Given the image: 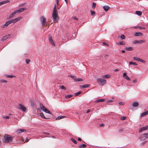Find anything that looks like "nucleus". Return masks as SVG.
<instances>
[{
  "label": "nucleus",
  "instance_id": "f257e3e1",
  "mask_svg": "<svg viewBox=\"0 0 148 148\" xmlns=\"http://www.w3.org/2000/svg\"><path fill=\"white\" fill-rule=\"evenodd\" d=\"M57 14L58 13L56 10V5H55L53 9V12L52 14L53 22L55 23L58 22L59 20V18Z\"/></svg>",
  "mask_w": 148,
  "mask_h": 148
},
{
  "label": "nucleus",
  "instance_id": "f03ea898",
  "mask_svg": "<svg viewBox=\"0 0 148 148\" xmlns=\"http://www.w3.org/2000/svg\"><path fill=\"white\" fill-rule=\"evenodd\" d=\"M13 138L9 134H5L4 138L3 140L4 142L5 143L10 142L12 141Z\"/></svg>",
  "mask_w": 148,
  "mask_h": 148
},
{
  "label": "nucleus",
  "instance_id": "7ed1b4c3",
  "mask_svg": "<svg viewBox=\"0 0 148 148\" xmlns=\"http://www.w3.org/2000/svg\"><path fill=\"white\" fill-rule=\"evenodd\" d=\"M97 82L99 83H100L101 85H104L106 82V80L101 78H99L97 79Z\"/></svg>",
  "mask_w": 148,
  "mask_h": 148
},
{
  "label": "nucleus",
  "instance_id": "20e7f679",
  "mask_svg": "<svg viewBox=\"0 0 148 148\" xmlns=\"http://www.w3.org/2000/svg\"><path fill=\"white\" fill-rule=\"evenodd\" d=\"M40 107L41 109H42L43 111L45 112L46 113H47L50 114H51V112L48 110L43 105L40 104Z\"/></svg>",
  "mask_w": 148,
  "mask_h": 148
},
{
  "label": "nucleus",
  "instance_id": "39448f33",
  "mask_svg": "<svg viewBox=\"0 0 148 148\" xmlns=\"http://www.w3.org/2000/svg\"><path fill=\"white\" fill-rule=\"evenodd\" d=\"M12 22L11 20H9L6 21L5 24L2 25L1 26V27L2 29L6 28Z\"/></svg>",
  "mask_w": 148,
  "mask_h": 148
},
{
  "label": "nucleus",
  "instance_id": "423d86ee",
  "mask_svg": "<svg viewBox=\"0 0 148 148\" xmlns=\"http://www.w3.org/2000/svg\"><path fill=\"white\" fill-rule=\"evenodd\" d=\"M147 138H148V133L144 134L142 135L139 139L141 140H144Z\"/></svg>",
  "mask_w": 148,
  "mask_h": 148
},
{
  "label": "nucleus",
  "instance_id": "0eeeda50",
  "mask_svg": "<svg viewBox=\"0 0 148 148\" xmlns=\"http://www.w3.org/2000/svg\"><path fill=\"white\" fill-rule=\"evenodd\" d=\"M22 19V17L20 16L15 19H11V21L12 23H13L14 24Z\"/></svg>",
  "mask_w": 148,
  "mask_h": 148
},
{
  "label": "nucleus",
  "instance_id": "6e6552de",
  "mask_svg": "<svg viewBox=\"0 0 148 148\" xmlns=\"http://www.w3.org/2000/svg\"><path fill=\"white\" fill-rule=\"evenodd\" d=\"M40 20L42 25L44 26L46 23V19L43 16H41L40 17Z\"/></svg>",
  "mask_w": 148,
  "mask_h": 148
},
{
  "label": "nucleus",
  "instance_id": "1a4fd4ad",
  "mask_svg": "<svg viewBox=\"0 0 148 148\" xmlns=\"http://www.w3.org/2000/svg\"><path fill=\"white\" fill-rule=\"evenodd\" d=\"M19 107L18 108V109L22 110L23 111L25 112L27 110V108L25 107L24 105L21 104H19Z\"/></svg>",
  "mask_w": 148,
  "mask_h": 148
},
{
  "label": "nucleus",
  "instance_id": "9d476101",
  "mask_svg": "<svg viewBox=\"0 0 148 148\" xmlns=\"http://www.w3.org/2000/svg\"><path fill=\"white\" fill-rule=\"evenodd\" d=\"M133 59L134 60H135L136 61H139V62H143V63H145L146 62V61H145L144 60H143L140 59V58H138V57H134L133 58Z\"/></svg>",
  "mask_w": 148,
  "mask_h": 148
},
{
  "label": "nucleus",
  "instance_id": "9b49d317",
  "mask_svg": "<svg viewBox=\"0 0 148 148\" xmlns=\"http://www.w3.org/2000/svg\"><path fill=\"white\" fill-rule=\"evenodd\" d=\"M10 34H9L4 36L2 38L1 40L3 41L5 40L8 38H10Z\"/></svg>",
  "mask_w": 148,
  "mask_h": 148
},
{
  "label": "nucleus",
  "instance_id": "f8f14e48",
  "mask_svg": "<svg viewBox=\"0 0 148 148\" xmlns=\"http://www.w3.org/2000/svg\"><path fill=\"white\" fill-rule=\"evenodd\" d=\"M49 42L51 45L54 46H55V43H54V41L52 39V37L50 36L49 37Z\"/></svg>",
  "mask_w": 148,
  "mask_h": 148
},
{
  "label": "nucleus",
  "instance_id": "ddd939ff",
  "mask_svg": "<svg viewBox=\"0 0 148 148\" xmlns=\"http://www.w3.org/2000/svg\"><path fill=\"white\" fill-rule=\"evenodd\" d=\"M148 129V126L147 125L145 127L141 128L139 130V132H141L146 130Z\"/></svg>",
  "mask_w": 148,
  "mask_h": 148
},
{
  "label": "nucleus",
  "instance_id": "4468645a",
  "mask_svg": "<svg viewBox=\"0 0 148 148\" xmlns=\"http://www.w3.org/2000/svg\"><path fill=\"white\" fill-rule=\"evenodd\" d=\"M26 8H21L19 10H16V11L18 13H20L21 12L23 11L24 10H26Z\"/></svg>",
  "mask_w": 148,
  "mask_h": 148
},
{
  "label": "nucleus",
  "instance_id": "2eb2a0df",
  "mask_svg": "<svg viewBox=\"0 0 148 148\" xmlns=\"http://www.w3.org/2000/svg\"><path fill=\"white\" fill-rule=\"evenodd\" d=\"M10 2V1L9 0L4 1H2L0 3V6L1 5L4 4L9 3Z\"/></svg>",
  "mask_w": 148,
  "mask_h": 148
},
{
  "label": "nucleus",
  "instance_id": "dca6fc26",
  "mask_svg": "<svg viewBox=\"0 0 148 148\" xmlns=\"http://www.w3.org/2000/svg\"><path fill=\"white\" fill-rule=\"evenodd\" d=\"M134 35L135 36H143V34L140 32H136L134 33Z\"/></svg>",
  "mask_w": 148,
  "mask_h": 148
},
{
  "label": "nucleus",
  "instance_id": "f3484780",
  "mask_svg": "<svg viewBox=\"0 0 148 148\" xmlns=\"http://www.w3.org/2000/svg\"><path fill=\"white\" fill-rule=\"evenodd\" d=\"M17 13L16 10L14 11L9 16V18H12L14 15L16 13Z\"/></svg>",
  "mask_w": 148,
  "mask_h": 148
},
{
  "label": "nucleus",
  "instance_id": "a211bd4d",
  "mask_svg": "<svg viewBox=\"0 0 148 148\" xmlns=\"http://www.w3.org/2000/svg\"><path fill=\"white\" fill-rule=\"evenodd\" d=\"M26 131V130L23 129H20L18 130L17 132L18 133H21L22 132H25Z\"/></svg>",
  "mask_w": 148,
  "mask_h": 148
},
{
  "label": "nucleus",
  "instance_id": "6ab92c4d",
  "mask_svg": "<svg viewBox=\"0 0 148 148\" xmlns=\"http://www.w3.org/2000/svg\"><path fill=\"white\" fill-rule=\"evenodd\" d=\"M148 114V110L142 113L140 115L141 117H143Z\"/></svg>",
  "mask_w": 148,
  "mask_h": 148
},
{
  "label": "nucleus",
  "instance_id": "aec40b11",
  "mask_svg": "<svg viewBox=\"0 0 148 148\" xmlns=\"http://www.w3.org/2000/svg\"><path fill=\"white\" fill-rule=\"evenodd\" d=\"M103 8V10L106 11H108L110 8V7L108 6H104Z\"/></svg>",
  "mask_w": 148,
  "mask_h": 148
},
{
  "label": "nucleus",
  "instance_id": "412c9836",
  "mask_svg": "<svg viewBox=\"0 0 148 148\" xmlns=\"http://www.w3.org/2000/svg\"><path fill=\"white\" fill-rule=\"evenodd\" d=\"M125 49L127 51H132L134 49L132 47H126L125 48Z\"/></svg>",
  "mask_w": 148,
  "mask_h": 148
},
{
  "label": "nucleus",
  "instance_id": "4be33fe9",
  "mask_svg": "<svg viewBox=\"0 0 148 148\" xmlns=\"http://www.w3.org/2000/svg\"><path fill=\"white\" fill-rule=\"evenodd\" d=\"M75 81L76 82L82 81L83 80L81 78H78L76 77H75Z\"/></svg>",
  "mask_w": 148,
  "mask_h": 148
},
{
  "label": "nucleus",
  "instance_id": "5701e85b",
  "mask_svg": "<svg viewBox=\"0 0 148 148\" xmlns=\"http://www.w3.org/2000/svg\"><path fill=\"white\" fill-rule=\"evenodd\" d=\"M105 101V99H98L96 100L95 101V102L97 103H98L99 102H104Z\"/></svg>",
  "mask_w": 148,
  "mask_h": 148
},
{
  "label": "nucleus",
  "instance_id": "b1692460",
  "mask_svg": "<svg viewBox=\"0 0 148 148\" xmlns=\"http://www.w3.org/2000/svg\"><path fill=\"white\" fill-rule=\"evenodd\" d=\"M65 117H66V116H65L61 115L60 116H59L58 117L56 118V119L57 120H59V119H62V118H64Z\"/></svg>",
  "mask_w": 148,
  "mask_h": 148
},
{
  "label": "nucleus",
  "instance_id": "393cba45",
  "mask_svg": "<svg viewBox=\"0 0 148 148\" xmlns=\"http://www.w3.org/2000/svg\"><path fill=\"white\" fill-rule=\"evenodd\" d=\"M86 145L85 144H83L81 145H79V148H84L86 147Z\"/></svg>",
  "mask_w": 148,
  "mask_h": 148
},
{
  "label": "nucleus",
  "instance_id": "a878e982",
  "mask_svg": "<svg viewBox=\"0 0 148 148\" xmlns=\"http://www.w3.org/2000/svg\"><path fill=\"white\" fill-rule=\"evenodd\" d=\"M136 14L138 16H140L142 14V12H141L139 11H136Z\"/></svg>",
  "mask_w": 148,
  "mask_h": 148
},
{
  "label": "nucleus",
  "instance_id": "bb28decb",
  "mask_svg": "<svg viewBox=\"0 0 148 148\" xmlns=\"http://www.w3.org/2000/svg\"><path fill=\"white\" fill-rule=\"evenodd\" d=\"M118 44L120 45H125V42L123 41H122L118 42Z\"/></svg>",
  "mask_w": 148,
  "mask_h": 148
},
{
  "label": "nucleus",
  "instance_id": "cd10ccee",
  "mask_svg": "<svg viewBox=\"0 0 148 148\" xmlns=\"http://www.w3.org/2000/svg\"><path fill=\"white\" fill-rule=\"evenodd\" d=\"M138 103L137 102H134L133 103V107H137L138 106Z\"/></svg>",
  "mask_w": 148,
  "mask_h": 148
},
{
  "label": "nucleus",
  "instance_id": "c85d7f7f",
  "mask_svg": "<svg viewBox=\"0 0 148 148\" xmlns=\"http://www.w3.org/2000/svg\"><path fill=\"white\" fill-rule=\"evenodd\" d=\"M110 77V75H107L104 76H102L103 78H109Z\"/></svg>",
  "mask_w": 148,
  "mask_h": 148
},
{
  "label": "nucleus",
  "instance_id": "c756f323",
  "mask_svg": "<svg viewBox=\"0 0 148 148\" xmlns=\"http://www.w3.org/2000/svg\"><path fill=\"white\" fill-rule=\"evenodd\" d=\"M40 116L42 118L45 119H47V118H46L44 116V114L42 112H41L40 113Z\"/></svg>",
  "mask_w": 148,
  "mask_h": 148
},
{
  "label": "nucleus",
  "instance_id": "7c9ffc66",
  "mask_svg": "<svg viewBox=\"0 0 148 148\" xmlns=\"http://www.w3.org/2000/svg\"><path fill=\"white\" fill-rule=\"evenodd\" d=\"M129 64L130 65H133L136 66H137L138 65L136 63L132 62H130Z\"/></svg>",
  "mask_w": 148,
  "mask_h": 148
},
{
  "label": "nucleus",
  "instance_id": "2f4dec72",
  "mask_svg": "<svg viewBox=\"0 0 148 148\" xmlns=\"http://www.w3.org/2000/svg\"><path fill=\"white\" fill-rule=\"evenodd\" d=\"M90 85L89 84H85L82 86V88H87Z\"/></svg>",
  "mask_w": 148,
  "mask_h": 148
},
{
  "label": "nucleus",
  "instance_id": "473e14b6",
  "mask_svg": "<svg viewBox=\"0 0 148 148\" xmlns=\"http://www.w3.org/2000/svg\"><path fill=\"white\" fill-rule=\"evenodd\" d=\"M82 92V91L78 92L75 94V95L76 96H77L79 95Z\"/></svg>",
  "mask_w": 148,
  "mask_h": 148
},
{
  "label": "nucleus",
  "instance_id": "72a5a7b5",
  "mask_svg": "<svg viewBox=\"0 0 148 148\" xmlns=\"http://www.w3.org/2000/svg\"><path fill=\"white\" fill-rule=\"evenodd\" d=\"M71 141L73 142L74 144H77V141L75 140L73 138H71Z\"/></svg>",
  "mask_w": 148,
  "mask_h": 148
},
{
  "label": "nucleus",
  "instance_id": "f704fd0d",
  "mask_svg": "<svg viewBox=\"0 0 148 148\" xmlns=\"http://www.w3.org/2000/svg\"><path fill=\"white\" fill-rule=\"evenodd\" d=\"M145 42V40H138V44H141L142 43L144 42Z\"/></svg>",
  "mask_w": 148,
  "mask_h": 148
},
{
  "label": "nucleus",
  "instance_id": "c9c22d12",
  "mask_svg": "<svg viewBox=\"0 0 148 148\" xmlns=\"http://www.w3.org/2000/svg\"><path fill=\"white\" fill-rule=\"evenodd\" d=\"M6 77L8 78H12L14 77L15 76L14 75H6Z\"/></svg>",
  "mask_w": 148,
  "mask_h": 148
},
{
  "label": "nucleus",
  "instance_id": "e433bc0d",
  "mask_svg": "<svg viewBox=\"0 0 148 148\" xmlns=\"http://www.w3.org/2000/svg\"><path fill=\"white\" fill-rule=\"evenodd\" d=\"M43 133L44 134H46L47 135V136H46L45 137H49V136H48L50 135V133L47 132H43Z\"/></svg>",
  "mask_w": 148,
  "mask_h": 148
},
{
  "label": "nucleus",
  "instance_id": "4c0bfd02",
  "mask_svg": "<svg viewBox=\"0 0 148 148\" xmlns=\"http://www.w3.org/2000/svg\"><path fill=\"white\" fill-rule=\"evenodd\" d=\"M73 95H67L66 96V99H68L72 97Z\"/></svg>",
  "mask_w": 148,
  "mask_h": 148
},
{
  "label": "nucleus",
  "instance_id": "58836bf2",
  "mask_svg": "<svg viewBox=\"0 0 148 148\" xmlns=\"http://www.w3.org/2000/svg\"><path fill=\"white\" fill-rule=\"evenodd\" d=\"M121 38L122 39H125V37L124 35L122 34L121 36Z\"/></svg>",
  "mask_w": 148,
  "mask_h": 148
},
{
  "label": "nucleus",
  "instance_id": "ea45409f",
  "mask_svg": "<svg viewBox=\"0 0 148 148\" xmlns=\"http://www.w3.org/2000/svg\"><path fill=\"white\" fill-rule=\"evenodd\" d=\"M2 118L4 119H9L10 118V117L9 116H3Z\"/></svg>",
  "mask_w": 148,
  "mask_h": 148
},
{
  "label": "nucleus",
  "instance_id": "a19ab883",
  "mask_svg": "<svg viewBox=\"0 0 148 148\" xmlns=\"http://www.w3.org/2000/svg\"><path fill=\"white\" fill-rule=\"evenodd\" d=\"M30 62V60L29 59H27L26 60V62L27 64H29Z\"/></svg>",
  "mask_w": 148,
  "mask_h": 148
},
{
  "label": "nucleus",
  "instance_id": "79ce46f5",
  "mask_svg": "<svg viewBox=\"0 0 148 148\" xmlns=\"http://www.w3.org/2000/svg\"><path fill=\"white\" fill-rule=\"evenodd\" d=\"M60 88H61V89H64V90L66 89V88H65V87L64 86H60Z\"/></svg>",
  "mask_w": 148,
  "mask_h": 148
},
{
  "label": "nucleus",
  "instance_id": "37998d69",
  "mask_svg": "<svg viewBox=\"0 0 148 148\" xmlns=\"http://www.w3.org/2000/svg\"><path fill=\"white\" fill-rule=\"evenodd\" d=\"M96 3H95L93 2L92 4V8H95L96 6Z\"/></svg>",
  "mask_w": 148,
  "mask_h": 148
},
{
  "label": "nucleus",
  "instance_id": "c03bdc74",
  "mask_svg": "<svg viewBox=\"0 0 148 148\" xmlns=\"http://www.w3.org/2000/svg\"><path fill=\"white\" fill-rule=\"evenodd\" d=\"M91 15L92 16H94L95 14V12L94 11H91Z\"/></svg>",
  "mask_w": 148,
  "mask_h": 148
},
{
  "label": "nucleus",
  "instance_id": "a18cd8bd",
  "mask_svg": "<svg viewBox=\"0 0 148 148\" xmlns=\"http://www.w3.org/2000/svg\"><path fill=\"white\" fill-rule=\"evenodd\" d=\"M125 79L128 80H130V79L129 77L127 76V75H126V76H125V77H124Z\"/></svg>",
  "mask_w": 148,
  "mask_h": 148
},
{
  "label": "nucleus",
  "instance_id": "49530a36",
  "mask_svg": "<svg viewBox=\"0 0 148 148\" xmlns=\"http://www.w3.org/2000/svg\"><path fill=\"white\" fill-rule=\"evenodd\" d=\"M1 82L3 83H6L7 82V81L6 80L2 79L1 80Z\"/></svg>",
  "mask_w": 148,
  "mask_h": 148
},
{
  "label": "nucleus",
  "instance_id": "de8ad7c7",
  "mask_svg": "<svg viewBox=\"0 0 148 148\" xmlns=\"http://www.w3.org/2000/svg\"><path fill=\"white\" fill-rule=\"evenodd\" d=\"M133 43L134 44H138V40H134L133 42Z\"/></svg>",
  "mask_w": 148,
  "mask_h": 148
},
{
  "label": "nucleus",
  "instance_id": "09e8293b",
  "mask_svg": "<svg viewBox=\"0 0 148 148\" xmlns=\"http://www.w3.org/2000/svg\"><path fill=\"white\" fill-rule=\"evenodd\" d=\"M103 45H106L107 46H109V45L108 44L106 43V42H103Z\"/></svg>",
  "mask_w": 148,
  "mask_h": 148
},
{
  "label": "nucleus",
  "instance_id": "8fccbe9b",
  "mask_svg": "<svg viewBox=\"0 0 148 148\" xmlns=\"http://www.w3.org/2000/svg\"><path fill=\"white\" fill-rule=\"evenodd\" d=\"M126 119V117L125 116H123L121 118V119L123 120H125Z\"/></svg>",
  "mask_w": 148,
  "mask_h": 148
},
{
  "label": "nucleus",
  "instance_id": "3c124183",
  "mask_svg": "<svg viewBox=\"0 0 148 148\" xmlns=\"http://www.w3.org/2000/svg\"><path fill=\"white\" fill-rule=\"evenodd\" d=\"M27 4V3H25L20 5L21 6H24Z\"/></svg>",
  "mask_w": 148,
  "mask_h": 148
},
{
  "label": "nucleus",
  "instance_id": "603ef678",
  "mask_svg": "<svg viewBox=\"0 0 148 148\" xmlns=\"http://www.w3.org/2000/svg\"><path fill=\"white\" fill-rule=\"evenodd\" d=\"M123 131V129H120L119 130V132L120 133L122 132Z\"/></svg>",
  "mask_w": 148,
  "mask_h": 148
},
{
  "label": "nucleus",
  "instance_id": "864d4df0",
  "mask_svg": "<svg viewBox=\"0 0 148 148\" xmlns=\"http://www.w3.org/2000/svg\"><path fill=\"white\" fill-rule=\"evenodd\" d=\"M124 102H120L119 103V104L121 106L123 105L124 104Z\"/></svg>",
  "mask_w": 148,
  "mask_h": 148
},
{
  "label": "nucleus",
  "instance_id": "5fc2aeb1",
  "mask_svg": "<svg viewBox=\"0 0 148 148\" xmlns=\"http://www.w3.org/2000/svg\"><path fill=\"white\" fill-rule=\"evenodd\" d=\"M104 126V124L103 123H101L99 125V126L100 127H103Z\"/></svg>",
  "mask_w": 148,
  "mask_h": 148
},
{
  "label": "nucleus",
  "instance_id": "6e6d98bb",
  "mask_svg": "<svg viewBox=\"0 0 148 148\" xmlns=\"http://www.w3.org/2000/svg\"><path fill=\"white\" fill-rule=\"evenodd\" d=\"M127 75V74L126 73H123V77H124L125 76H126Z\"/></svg>",
  "mask_w": 148,
  "mask_h": 148
},
{
  "label": "nucleus",
  "instance_id": "4d7b16f0",
  "mask_svg": "<svg viewBox=\"0 0 148 148\" xmlns=\"http://www.w3.org/2000/svg\"><path fill=\"white\" fill-rule=\"evenodd\" d=\"M137 82V80L136 79H134L133 81V83H136Z\"/></svg>",
  "mask_w": 148,
  "mask_h": 148
},
{
  "label": "nucleus",
  "instance_id": "13d9d810",
  "mask_svg": "<svg viewBox=\"0 0 148 148\" xmlns=\"http://www.w3.org/2000/svg\"><path fill=\"white\" fill-rule=\"evenodd\" d=\"M73 18L74 20H75V21H77L78 20L77 18L76 17H74Z\"/></svg>",
  "mask_w": 148,
  "mask_h": 148
},
{
  "label": "nucleus",
  "instance_id": "bf43d9fd",
  "mask_svg": "<svg viewBox=\"0 0 148 148\" xmlns=\"http://www.w3.org/2000/svg\"><path fill=\"white\" fill-rule=\"evenodd\" d=\"M139 28L141 29H145V28L144 27H139Z\"/></svg>",
  "mask_w": 148,
  "mask_h": 148
},
{
  "label": "nucleus",
  "instance_id": "052dcab7",
  "mask_svg": "<svg viewBox=\"0 0 148 148\" xmlns=\"http://www.w3.org/2000/svg\"><path fill=\"white\" fill-rule=\"evenodd\" d=\"M59 0H56L57 5H58Z\"/></svg>",
  "mask_w": 148,
  "mask_h": 148
},
{
  "label": "nucleus",
  "instance_id": "680f3d73",
  "mask_svg": "<svg viewBox=\"0 0 148 148\" xmlns=\"http://www.w3.org/2000/svg\"><path fill=\"white\" fill-rule=\"evenodd\" d=\"M147 142V141H145L144 142L142 143H141V145H143L145 144V143Z\"/></svg>",
  "mask_w": 148,
  "mask_h": 148
},
{
  "label": "nucleus",
  "instance_id": "e2e57ef3",
  "mask_svg": "<svg viewBox=\"0 0 148 148\" xmlns=\"http://www.w3.org/2000/svg\"><path fill=\"white\" fill-rule=\"evenodd\" d=\"M29 139H28L27 138H26L25 142H27L29 141Z\"/></svg>",
  "mask_w": 148,
  "mask_h": 148
},
{
  "label": "nucleus",
  "instance_id": "0e129e2a",
  "mask_svg": "<svg viewBox=\"0 0 148 148\" xmlns=\"http://www.w3.org/2000/svg\"><path fill=\"white\" fill-rule=\"evenodd\" d=\"M113 101V100H112V99H110V100H108V103L112 102Z\"/></svg>",
  "mask_w": 148,
  "mask_h": 148
},
{
  "label": "nucleus",
  "instance_id": "69168bd1",
  "mask_svg": "<svg viewBox=\"0 0 148 148\" xmlns=\"http://www.w3.org/2000/svg\"><path fill=\"white\" fill-rule=\"evenodd\" d=\"M90 111V109H88L86 112V113H88Z\"/></svg>",
  "mask_w": 148,
  "mask_h": 148
},
{
  "label": "nucleus",
  "instance_id": "338daca9",
  "mask_svg": "<svg viewBox=\"0 0 148 148\" xmlns=\"http://www.w3.org/2000/svg\"><path fill=\"white\" fill-rule=\"evenodd\" d=\"M119 71L118 69H115L114 71L115 72L118 71Z\"/></svg>",
  "mask_w": 148,
  "mask_h": 148
},
{
  "label": "nucleus",
  "instance_id": "774afa93",
  "mask_svg": "<svg viewBox=\"0 0 148 148\" xmlns=\"http://www.w3.org/2000/svg\"><path fill=\"white\" fill-rule=\"evenodd\" d=\"M78 141H81L82 139L80 138H78Z\"/></svg>",
  "mask_w": 148,
  "mask_h": 148
}]
</instances>
